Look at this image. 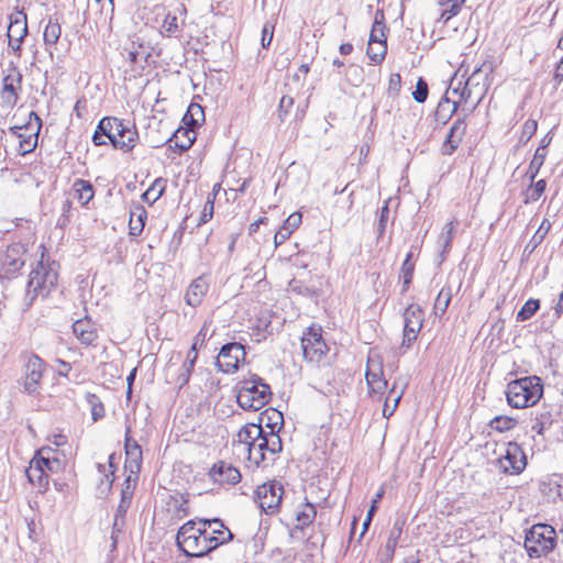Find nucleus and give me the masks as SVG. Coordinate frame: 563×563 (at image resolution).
Masks as SVG:
<instances>
[{
  "instance_id": "nucleus-39",
  "label": "nucleus",
  "mask_w": 563,
  "mask_h": 563,
  "mask_svg": "<svg viewBox=\"0 0 563 563\" xmlns=\"http://www.w3.org/2000/svg\"><path fill=\"white\" fill-rule=\"evenodd\" d=\"M26 476L32 484H37L40 487H45L48 484L47 475L41 465V461L31 463L30 468L26 471Z\"/></svg>"
},
{
  "instance_id": "nucleus-17",
  "label": "nucleus",
  "mask_w": 563,
  "mask_h": 563,
  "mask_svg": "<svg viewBox=\"0 0 563 563\" xmlns=\"http://www.w3.org/2000/svg\"><path fill=\"white\" fill-rule=\"evenodd\" d=\"M208 476L213 484L219 486H233L239 484L242 478L239 468L223 460L217 461L210 467Z\"/></svg>"
},
{
  "instance_id": "nucleus-54",
  "label": "nucleus",
  "mask_w": 563,
  "mask_h": 563,
  "mask_svg": "<svg viewBox=\"0 0 563 563\" xmlns=\"http://www.w3.org/2000/svg\"><path fill=\"white\" fill-rule=\"evenodd\" d=\"M274 24L269 23V22H266L263 26V30H262V38H261V42H262V46L264 48H267L271 43H272V40H273V35H274Z\"/></svg>"
},
{
  "instance_id": "nucleus-53",
  "label": "nucleus",
  "mask_w": 563,
  "mask_h": 563,
  "mask_svg": "<svg viewBox=\"0 0 563 563\" xmlns=\"http://www.w3.org/2000/svg\"><path fill=\"white\" fill-rule=\"evenodd\" d=\"M538 123L536 120L528 119L521 130L520 142H528L537 132Z\"/></svg>"
},
{
  "instance_id": "nucleus-1",
  "label": "nucleus",
  "mask_w": 563,
  "mask_h": 563,
  "mask_svg": "<svg viewBox=\"0 0 563 563\" xmlns=\"http://www.w3.org/2000/svg\"><path fill=\"white\" fill-rule=\"evenodd\" d=\"M137 131L134 125L115 117L102 118L92 135L95 145H106L107 137L113 147L123 152H130L134 148L137 140Z\"/></svg>"
},
{
  "instance_id": "nucleus-26",
  "label": "nucleus",
  "mask_w": 563,
  "mask_h": 563,
  "mask_svg": "<svg viewBox=\"0 0 563 563\" xmlns=\"http://www.w3.org/2000/svg\"><path fill=\"white\" fill-rule=\"evenodd\" d=\"M27 34L26 16H23V21L15 19L11 21L8 29L9 46L13 53L20 55L21 43L24 36Z\"/></svg>"
},
{
  "instance_id": "nucleus-43",
  "label": "nucleus",
  "mask_w": 563,
  "mask_h": 563,
  "mask_svg": "<svg viewBox=\"0 0 563 563\" xmlns=\"http://www.w3.org/2000/svg\"><path fill=\"white\" fill-rule=\"evenodd\" d=\"M452 299V289L450 287H442L439 291L435 302H434V313L439 316H443L451 302Z\"/></svg>"
},
{
  "instance_id": "nucleus-28",
  "label": "nucleus",
  "mask_w": 563,
  "mask_h": 563,
  "mask_svg": "<svg viewBox=\"0 0 563 563\" xmlns=\"http://www.w3.org/2000/svg\"><path fill=\"white\" fill-rule=\"evenodd\" d=\"M457 225H459V221H457V219L454 218L453 220L449 221L443 227V229L439 235L438 244L441 246L440 263H442L445 260L446 255L450 253L451 244H452L453 236H454V231Z\"/></svg>"
},
{
  "instance_id": "nucleus-16",
  "label": "nucleus",
  "mask_w": 563,
  "mask_h": 563,
  "mask_svg": "<svg viewBox=\"0 0 563 563\" xmlns=\"http://www.w3.org/2000/svg\"><path fill=\"white\" fill-rule=\"evenodd\" d=\"M498 465L505 474H520L527 465V457L521 446L515 442H509L505 454L498 459Z\"/></svg>"
},
{
  "instance_id": "nucleus-15",
  "label": "nucleus",
  "mask_w": 563,
  "mask_h": 563,
  "mask_svg": "<svg viewBox=\"0 0 563 563\" xmlns=\"http://www.w3.org/2000/svg\"><path fill=\"white\" fill-rule=\"evenodd\" d=\"M245 349L241 343H227L220 349L217 365L223 373H233L239 368V364L245 360Z\"/></svg>"
},
{
  "instance_id": "nucleus-64",
  "label": "nucleus",
  "mask_w": 563,
  "mask_h": 563,
  "mask_svg": "<svg viewBox=\"0 0 563 563\" xmlns=\"http://www.w3.org/2000/svg\"><path fill=\"white\" fill-rule=\"evenodd\" d=\"M301 221V217L299 214H291L287 218L284 225L291 228L292 230L298 227Z\"/></svg>"
},
{
  "instance_id": "nucleus-47",
  "label": "nucleus",
  "mask_w": 563,
  "mask_h": 563,
  "mask_svg": "<svg viewBox=\"0 0 563 563\" xmlns=\"http://www.w3.org/2000/svg\"><path fill=\"white\" fill-rule=\"evenodd\" d=\"M539 308L540 300L532 298L527 300L516 316L517 321L529 320L532 316H534Z\"/></svg>"
},
{
  "instance_id": "nucleus-12",
  "label": "nucleus",
  "mask_w": 563,
  "mask_h": 563,
  "mask_svg": "<svg viewBox=\"0 0 563 563\" xmlns=\"http://www.w3.org/2000/svg\"><path fill=\"white\" fill-rule=\"evenodd\" d=\"M424 322V311L417 303L409 305L404 311L402 349H410L417 340Z\"/></svg>"
},
{
  "instance_id": "nucleus-23",
  "label": "nucleus",
  "mask_w": 563,
  "mask_h": 563,
  "mask_svg": "<svg viewBox=\"0 0 563 563\" xmlns=\"http://www.w3.org/2000/svg\"><path fill=\"white\" fill-rule=\"evenodd\" d=\"M466 133V122L464 119H457L451 126L445 141L442 145V153L444 155H452L461 144Z\"/></svg>"
},
{
  "instance_id": "nucleus-62",
  "label": "nucleus",
  "mask_w": 563,
  "mask_h": 563,
  "mask_svg": "<svg viewBox=\"0 0 563 563\" xmlns=\"http://www.w3.org/2000/svg\"><path fill=\"white\" fill-rule=\"evenodd\" d=\"M461 7L462 3H460L457 0H452L450 8L443 12L442 16H445L448 14L446 20H449L450 18L459 14V12L461 11Z\"/></svg>"
},
{
  "instance_id": "nucleus-5",
  "label": "nucleus",
  "mask_w": 563,
  "mask_h": 563,
  "mask_svg": "<svg viewBox=\"0 0 563 563\" xmlns=\"http://www.w3.org/2000/svg\"><path fill=\"white\" fill-rule=\"evenodd\" d=\"M271 395L269 385L254 375L251 379L241 383L236 400L242 409L257 411L269 401Z\"/></svg>"
},
{
  "instance_id": "nucleus-22",
  "label": "nucleus",
  "mask_w": 563,
  "mask_h": 563,
  "mask_svg": "<svg viewBox=\"0 0 563 563\" xmlns=\"http://www.w3.org/2000/svg\"><path fill=\"white\" fill-rule=\"evenodd\" d=\"M130 427L126 428L125 432V454L126 462L125 468H130V475H137L142 463V449L141 445L136 442V440L132 439L130 435Z\"/></svg>"
},
{
  "instance_id": "nucleus-9",
  "label": "nucleus",
  "mask_w": 563,
  "mask_h": 563,
  "mask_svg": "<svg viewBox=\"0 0 563 563\" xmlns=\"http://www.w3.org/2000/svg\"><path fill=\"white\" fill-rule=\"evenodd\" d=\"M284 496V486L280 482L273 479L257 486L255 500L266 515H276L280 510Z\"/></svg>"
},
{
  "instance_id": "nucleus-41",
  "label": "nucleus",
  "mask_w": 563,
  "mask_h": 563,
  "mask_svg": "<svg viewBox=\"0 0 563 563\" xmlns=\"http://www.w3.org/2000/svg\"><path fill=\"white\" fill-rule=\"evenodd\" d=\"M183 120L186 125L195 129L201 121L205 120L203 109L198 103H191L188 107V110Z\"/></svg>"
},
{
  "instance_id": "nucleus-59",
  "label": "nucleus",
  "mask_w": 563,
  "mask_h": 563,
  "mask_svg": "<svg viewBox=\"0 0 563 563\" xmlns=\"http://www.w3.org/2000/svg\"><path fill=\"white\" fill-rule=\"evenodd\" d=\"M124 52H126V59L131 64L139 63L141 54H140L139 49L135 47L134 43H132L131 47L124 48Z\"/></svg>"
},
{
  "instance_id": "nucleus-38",
  "label": "nucleus",
  "mask_w": 563,
  "mask_h": 563,
  "mask_svg": "<svg viewBox=\"0 0 563 563\" xmlns=\"http://www.w3.org/2000/svg\"><path fill=\"white\" fill-rule=\"evenodd\" d=\"M316 516V507L311 503L307 501L305 505H302V508L296 514V529L302 530L305 527L312 523Z\"/></svg>"
},
{
  "instance_id": "nucleus-34",
  "label": "nucleus",
  "mask_w": 563,
  "mask_h": 563,
  "mask_svg": "<svg viewBox=\"0 0 563 563\" xmlns=\"http://www.w3.org/2000/svg\"><path fill=\"white\" fill-rule=\"evenodd\" d=\"M554 423H558V421L554 420L551 410L542 408V410L536 417V421L532 424V430L538 434H544L553 427Z\"/></svg>"
},
{
  "instance_id": "nucleus-7",
  "label": "nucleus",
  "mask_w": 563,
  "mask_h": 563,
  "mask_svg": "<svg viewBox=\"0 0 563 563\" xmlns=\"http://www.w3.org/2000/svg\"><path fill=\"white\" fill-rule=\"evenodd\" d=\"M303 358L312 364H320L325 357L329 347L322 338L320 325L312 324L306 329L301 336Z\"/></svg>"
},
{
  "instance_id": "nucleus-33",
  "label": "nucleus",
  "mask_w": 563,
  "mask_h": 563,
  "mask_svg": "<svg viewBox=\"0 0 563 563\" xmlns=\"http://www.w3.org/2000/svg\"><path fill=\"white\" fill-rule=\"evenodd\" d=\"M73 189L76 194L77 199L82 206L87 205L90 200H92L95 196L93 186L90 181L85 179H76L73 184Z\"/></svg>"
},
{
  "instance_id": "nucleus-24",
  "label": "nucleus",
  "mask_w": 563,
  "mask_h": 563,
  "mask_svg": "<svg viewBox=\"0 0 563 563\" xmlns=\"http://www.w3.org/2000/svg\"><path fill=\"white\" fill-rule=\"evenodd\" d=\"M208 289L209 282L205 276L194 279L185 294L186 303L191 307H198L202 302Z\"/></svg>"
},
{
  "instance_id": "nucleus-40",
  "label": "nucleus",
  "mask_w": 563,
  "mask_h": 563,
  "mask_svg": "<svg viewBox=\"0 0 563 563\" xmlns=\"http://www.w3.org/2000/svg\"><path fill=\"white\" fill-rule=\"evenodd\" d=\"M456 110V102H451L448 98H443L435 109V120L444 124Z\"/></svg>"
},
{
  "instance_id": "nucleus-56",
  "label": "nucleus",
  "mask_w": 563,
  "mask_h": 563,
  "mask_svg": "<svg viewBox=\"0 0 563 563\" xmlns=\"http://www.w3.org/2000/svg\"><path fill=\"white\" fill-rule=\"evenodd\" d=\"M213 216V201L208 199L200 214L199 224L207 223Z\"/></svg>"
},
{
  "instance_id": "nucleus-32",
  "label": "nucleus",
  "mask_w": 563,
  "mask_h": 563,
  "mask_svg": "<svg viewBox=\"0 0 563 563\" xmlns=\"http://www.w3.org/2000/svg\"><path fill=\"white\" fill-rule=\"evenodd\" d=\"M62 34V27L57 20L49 19L48 23L45 26L43 38L44 44L46 46V51L48 52L49 56L53 57V49L55 48L56 44L58 43V40Z\"/></svg>"
},
{
  "instance_id": "nucleus-25",
  "label": "nucleus",
  "mask_w": 563,
  "mask_h": 563,
  "mask_svg": "<svg viewBox=\"0 0 563 563\" xmlns=\"http://www.w3.org/2000/svg\"><path fill=\"white\" fill-rule=\"evenodd\" d=\"M264 429L261 424L250 423L240 429L238 432V443L242 446L243 451L250 454L252 445L257 443V440L264 434Z\"/></svg>"
},
{
  "instance_id": "nucleus-31",
  "label": "nucleus",
  "mask_w": 563,
  "mask_h": 563,
  "mask_svg": "<svg viewBox=\"0 0 563 563\" xmlns=\"http://www.w3.org/2000/svg\"><path fill=\"white\" fill-rule=\"evenodd\" d=\"M146 218L147 212L143 206L135 205L131 208L129 221V229L131 235L139 236L143 232Z\"/></svg>"
},
{
  "instance_id": "nucleus-61",
  "label": "nucleus",
  "mask_w": 563,
  "mask_h": 563,
  "mask_svg": "<svg viewBox=\"0 0 563 563\" xmlns=\"http://www.w3.org/2000/svg\"><path fill=\"white\" fill-rule=\"evenodd\" d=\"M125 525V516H120L119 514L114 515V520L112 525V531L114 533H122Z\"/></svg>"
},
{
  "instance_id": "nucleus-18",
  "label": "nucleus",
  "mask_w": 563,
  "mask_h": 563,
  "mask_svg": "<svg viewBox=\"0 0 563 563\" xmlns=\"http://www.w3.org/2000/svg\"><path fill=\"white\" fill-rule=\"evenodd\" d=\"M10 66L11 73L5 75L2 79L1 99L5 106L13 108L19 100L22 74L15 65L11 64Z\"/></svg>"
},
{
  "instance_id": "nucleus-3",
  "label": "nucleus",
  "mask_w": 563,
  "mask_h": 563,
  "mask_svg": "<svg viewBox=\"0 0 563 563\" xmlns=\"http://www.w3.org/2000/svg\"><path fill=\"white\" fill-rule=\"evenodd\" d=\"M176 543L187 556L200 558L212 551V540L206 537V527L198 520H188L178 529Z\"/></svg>"
},
{
  "instance_id": "nucleus-46",
  "label": "nucleus",
  "mask_w": 563,
  "mask_h": 563,
  "mask_svg": "<svg viewBox=\"0 0 563 563\" xmlns=\"http://www.w3.org/2000/svg\"><path fill=\"white\" fill-rule=\"evenodd\" d=\"M86 400H87L88 405L90 406L92 421L96 422V421L100 420L101 418H103L104 407H103V404L100 401L99 397L95 394L87 393Z\"/></svg>"
},
{
  "instance_id": "nucleus-51",
  "label": "nucleus",
  "mask_w": 563,
  "mask_h": 563,
  "mask_svg": "<svg viewBox=\"0 0 563 563\" xmlns=\"http://www.w3.org/2000/svg\"><path fill=\"white\" fill-rule=\"evenodd\" d=\"M428 84L423 78L420 77L416 84V89L412 92V97L418 103H423L428 98Z\"/></svg>"
},
{
  "instance_id": "nucleus-6",
  "label": "nucleus",
  "mask_w": 563,
  "mask_h": 563,
  "mask_svg": "<svg viewBox=\"0 0 563 563\" xmlns=\"http://www.w3.org/2000/svg\"><path fill=\"white\" fill-rule=\"evenodd\" d=\"M556 532L547 523L533 525L525 538V548L530 558H540L554 549Z\"/></svg>"
},
{
  "instance_id": "nucleus-35",
  "label": "nucleus",
  "mask_w": 563,
  "mask_h": 563,
  "mask_svg": "<svg viewBox=\"0 0 563 563\" xmlns=\"http://www.w3.org/2000/svg\"><path fill=\"white\" fill-rule=\"evenodd\" d=\"M551 229V222L548 219H543L541 224L539 225L538 230L533 234V236L530 239V241L525 246V253L530 255L534 252V250L543 242L547 234L549 233Z\"/></svg>"
},
{
  "instance_id": "nucleus-2",
  "label": "nucleus",
  "mask_w": 563,
  "mask_h": 563,
  "mask_svg": "<svg viewBox=\"0 0 563 563\" xmlns=\"http://www.w3.org/2000/svg\"><path fill=\"white\" fill-rule=\"evenodd\" d=\"M57 280V263L54 261L45 262L44 255L42 254L41 261L30 273V279L26 285V292L24 297L25 308L29 309L38 296L46 297L52 289L56 287Z\"/></svg>"
},
{
  "instance_id": "nucleus-63",
  "label": "nucleus",
  "mask_w": 563,
  "mask_h": 563,
  "mask_svg": "<svg viewBox=\"0 0 563 563\" xmlns=\"http://www.w3.org/2000/svg\"><path fill=\"white\" fill-rule=\"evenodd\" d=\"M401 85V77L399 74H391L389 77V91L398 92Z\"/></svg>"
},
{
  "instance_id": "nucleus-36",
  "label": "nucleus",
  "mask_w": 563,
  "mask_h": 563,
  "mask_svg": "<svg viewBox=\"0 0 563 563\" xmlns=\"http://www.w3.org/2000/svg\"><path fill=\"white\" fill-rule=\"evenodd\" d=\"M166 186L167 180L165 178H156L150 188L142 195L143 200L150 205H153L163 196Z\"/></svg>"
},
{
  "instance_id": "nucleus-52",
  "label": "nucleus",
  "mask_w": 563,
  "mask_h": 563,
  "mask_svg": "<svg viewBox=\"0 0 563 563\" xmlns=\"http://www.w3.org/2000/svg\"><path fill=\"white\" fill-rule=\"evenodd\" d=\"M209 325L210 322L205 321L203 325L199 330V332L194 338V342L191 346H195L198 351L199 347H201L205 342L212 336V333L209 334Z\"/></svg>"
},
{
  "instance_id": "nucleus-8",
  "label": "nucleus",
  "mask_w": 563,
  "mask_h": 563,
  "mask_svg": "<svg viewBox=\"0 0 563 563\" xmlns=\"http://www.w3.org/2000/svg\"><path fill=\"white\" fill-rule=\"evenodd\" d=\"M282 439L272 428L269 432H264L261 439L257 440V443L252 445V449H250L249 460L257 466H260L266 460L274 462L276 455L282 451Z\"/></svg>"
},
{
  "instance_id": "nucleus-44",
  "label": "nucleus",
  "mask_w": 563,
  "mask_h": 563,
  "mask_svg": "<svg viewBox=\"0 0 563 563\" xmlns=\"http://www.w3.org/2000/svg\"><path fill=\"white\" fill-rule=\"evenodd\" d=\"M545 157H547V151H543V146H539L536 150V153L529 164V168L527 172V175L530 177L531 181H533L534 178L537 177L540 168L542 167V165L545 161Z\"/></svg>"
},
{
  "instance_id": "nucleus-42",
  "label": "nucleus",
  "mask_w": 563,
  "mask_h": 563,
  "mask_svg": "<svg viewBox=\"0 0 563 563\" xmlns=\"http://www.w3.org/2000/svg\"><path fill=\"white\" fill-rule=\"evenodd\" d=\"M412 252H409L401 265L400 269V278H402V292H406L411 284L413 272H415V263L411 262Z\"/></svg>"
},
{
  "instance_id": "nucleus-11",
  "label": "nucleus",
  "mask_w": 563,
  "mask_h": 563,
  "mask_svg": "<svg viewBox=\"0 0 563 563\" xmlns=\"http://www.w3.org/2000/svg\"><path fill=\"white\" fill-rule=\"evenodd\" d=\"M387 53L386 43V25L384 23V13L377 11L375 13V21L369 34L367 56L375 63L380 64Z\"/></svg>"
},
{
  "instance_id": "nucleus-14",
  "label": "nucleus",
  "mask_w": 563,
  "mask_h": 563,
  "mask_svg": "<svg viewBox=\"0 0 563 563\" xmlns=\"http://www.w3.org/2000/svg\"><path fill=\"white\" fill-rule=\"evenodd\" d=\"M25 253L20 243L9 245L0 257V278H14L25 264Z\"/></svg>"
},
{
  "instance_id": "nucleus-13",
  "label": "nucleus",
  "mask_w": 563,
  "mask_h": 563,
  "mask_svg": "<svg viewBox=\"0 0 563 563\" xmlns=\"http://www.w3.org/2000/svg\"><path fill=\"white\" fill-rule=\"evenodd\" d=\"M494 71L492 62H484L481 66L476 67L466 80V90L468 95H475L476 102L473 108L482 102L489 86L490 76Z\"/></svg>"
},
{
  "instance_id": "nucleus-27",
  "label": "nucleus",
  "mask_w": 563,
  "mask_h": 563,
  "mask_svg": "<svg viewBox=\"0 0 563 563\" xmlns=\"http://www.w3.org/2000/svg\"><path fill=\"white\" fill-rule=\"evenodd\" d=\"M73 332L85 345H91L97 339L96 329L90 319H79L73 324Z\"/></svg>"
},
{
  "instance_id": "nucleus-50",
  "label": "nucleus",
  "mask_w": 563,
  "mask_h": 563,
  "mask_svg": "<svg viewBox=\"0 0 563 563\" xmlns=\"http://www.w3.org/2000/svg\"><path fill=\"white\" fill-rule=\"evenodd\" d=\"M178 31L177 16L172 13H167L163 24H162V33L166 36H170Z\"/></svg>"
},
{
  "instance_id": "nucleus-20",
  "label": "nucleus",
  "mask_w": 563,
  "mask_h": 563,
  "mask_svg": "<svg viewBox=\"0 0 563 563\" xmlns=\"http://www.w3.org/2000/svg\"><path fill=\"white\" fill-rule=\"evenodd\" d=\"M198 523L206 527V537L212 540V550L227 543L233 537L220 519H198Z\"/></svg>"
},
{
  "instance_id": "nucleus-60",
  "label": "nucleus",
  "mask_w": 563,
  "mask_h": 563,
  "mask_svg": "<svg viewBox=\"0 0 563 563\" xmlns=\"http://www.w3.org/2000/svg\"><path fill=\"white\" fill-rule=\"evenodd\" d=\"M37 461H41V465L44 471L47 470L49 472H54L59 465V462L56 459L51 460L49 457L41 456Z\"/></svg>"
},
{
  "instance_id": "nucleus-19",
  "label": "nucleus",
  "mask_w": 563,
  "mask_h": 563,
  "mask_svg": "<svg viewBox=\"0 0 563 563\" xmlns=\"http://www.w3.org/2000/svg\"><path fill=\"white\" fill-rule=\"evenodd\" d=\"M365 378L371 393L383 394L385 391L387 380L383 377V365L377 355L368 356Z\"/></svg>"
},
{
  "instance_id": "nucleus-30",
  "label": "nucleus",
  "mask_w": 563,
  "mask_h": 563,
  "mask_svg": "<svg viewBox=\"0 0 563 563\" xmlns=\"http://www.w3.org/2000/svg\"><path fill=\"white\" fill-rule=\"evenodd\" d=\"M196 140L195 129L188 128H179L177 129L172 137L169 139L170 143H174L175 147L179 148L180 152H185L189 150L192 143Z\"/></svg>"
},
{
  "instance_id": "nucleus-45",
  "label": "nucleus",
  "mask_w": 563,
  "mask_h": 563,
  "mask_svg": "<svg viewBox=\"0 0 563 563\" xmlns=\"http://www.w3.org/2000/svg\"><path fill=\"white\" fill-rule=\"evenodd\" d=\"M545 187H547V183L544 179H540L537 183L530 185L527 188L526 192L523 194L525 195L523 202L527 205V203L538 201L540 199V197L542 196V194L544 192Z\"/></svg>"
},
{
  "instance_id": "nucleus-4",
  "label": "nucleus",
  "mask_w": 563,
  "mask_h": 563,
  "mask_svg": "<svg viewBox=\"0 0 563 563\" xmlns=\"http://www.w3.org/2000/svg\"><path fill=\"white\" fill-rule=\"evenodd\" d=\"M543 395V385L539 377L527 376L507 385V401L512 408H527L536 405Z\"/></svg>"
},
{
  "instance_id": "nucleus-55",
  "label": "nucleus",
  "mask_w": 563,
  "mask_h": 563,
  "mask_svg": "<svg viewBox=\"0 0 563 563\" xmlns=\"http://www.w3.org/2000/svg\"><path fill=\"white\" fill-rule=\"evenodd\" d=\"M292 233V229L287 225H283L274 236L275 246L283 244Z\"/></svg>"
},
{
  "instance_id": "nucleus-21",
  "label": "nucleus",
  "mask_w": 563,
  "mask_h": 563,
  "mask_svg": "<svg viewBox=\"0 0 563 563\" xmlns=\"http://www.w3.org/2000/svg\"><path fill=\"white\" fill-rule=\"evenodd\" d=\"M34 119L36 122V130L35 132L31 133L30 135L25 136L21 131L23 126H11L9 131L15 135L20 140L19 144V154L20 155H26L31 152H33L37 145V139H38V132L41 129V119L35 112L30 113V120Z\"/></svg>"
},
{
  "instance_id": "nucleus-48",
  "label": "nucleus",
  "mask_w": 563,
  "mask_h": 563,
  "mask_svg": "<svg viewBox=\"0 0 563 563\" xmlns=\"http://www.w3.org/2000/svg\"><path fill=\"white\" fill-rule=\"evenodd\" d=\"M402 533V529L398 523H395L389 531L388 539L386 541L385 550L389 556L394 555L395 549L398 544V540Z\"/></svg>"
},
{
  "instance_id": "nucleus-29",
  "label": "nucleus",
  "mask_w": 563,
  "mask_h": 563,
  "mask_svg": "<svg viewBox=\"0 0 563 563\" xmlns=\"http://www.w3.org/2000/svg\"><path fill=\"white\" fill-rule=\"evenodd\" d=\"M136 481L137 475H135L134 477H132V475H129L124 481L123 487L121 489V499L115 511V514H119V517L125 516L128 509L130 508Z\"/></svg>"
},
{
  "instance_id": "nucleus-37",
  "label": "nucleus",
  "mask_w": 563,
  "mask_h": 563,
  "mask_svg": "<svg viewBox=\"0 0 563 563\" xmlns=\"http://www.w3.org/2000/svg\"><path fill=\"white\" fill-rule=\"evenodd\" d=\"M197 357L198 352L195 346H191L187 353L186 361L184 362V365L181 367V373L178 376V383L180 384V386H184L189 382Z\"/></svg>"
},
{
  "instance_id": "nucleus-10",
  "label": "nucleus",
  "mask_w": 563,
  "mask_h": 563,
  "mask_svg": "<svg viewBox=\"0 0 563 563\" xmlns=\"http://www.w3.org/2000/svg\"><path fill=\"white\" fill-rule=\"evenodd\" d=\"M45 368V363L40 356L34 354L29 356L21 378L22 391L24 394L32 397L41 395L42 378Z\"/></svg>"
},
{
  "instance_id": "nucleus-49",
  "label": "nucleus",
  "mask_w": 563,
  "mask_h": 563,
  "mask_svg": "<svg viewBox=\"0 0 563 563\" xmlns=\"http://www.w3.org/2000/svg\"><path fill=\"white\" fill-rule=\"evenodd\" d=\"M516 424V420L509 417H496L492 420L490 426L497 431L504 432L512 429Z\"/></svg>"
},
{
  "instance_id": "nucleus-57",
  "label": "nucleus",
  "mask_w": 563,
  "mask_h": 563,
  "mask_svg": "<svg viewBox=\"0 0 563 563\" xmlns=\"http://www.w3.org/2000/svg\"><path fill=\"white\" fill-rule=\"evenodd\" d=\"M393 393H394V389H391L389 391V395H388L387 399H389L391 397ZM401 395H402V393H399L398 395H396L394 397V399H393L394 405H393L391 408L388 407V402H385L384 410H383V413H384L385 417H389V416H391L394 413L395 409L397 408V406H398V404L400 401ZM386 401H388V400H386Z\"/></svg>"
},
{
  "instance_id": "nucleus-58",
  "label": "nucleus",
  "mask_w": 563,
  "mask_h": 563,
  "mask_svg": "<svg viewBox=\"0 0 563 563\" xmlns=\"http://www.w3.org/2000/svg\"><path fill=\"white\" fill-rule=\"evenodd\" d=\"M292 104H294V99L291 97L283 96L279 101V107H278L279 117L282 118L283 114H287L289 109L292 107Z\"/></svg>"
}]
</instances>
